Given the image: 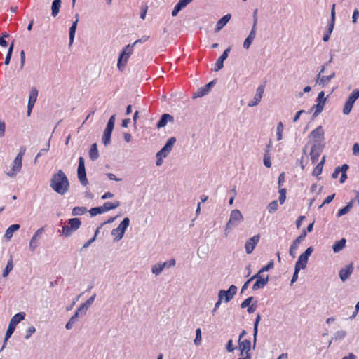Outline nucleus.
<instances>
[{
	"label": "nucleus",
	"instance_id": "nucleus-43",
	"mask_svg": "<svg viewBox=\"0 0 359 359\" xmlns=\"http://www.w3.org/2000/svg\"><path fill=\"white\" fill-rule=\"evenodd\" d=\"M103 212H104V210L102 206L92 208L89 210V213L91 217L96 216L97 215L102 214Z\"/></svg>",
	"mask_w": 359,
	"mask_h": 359
},
{
	"label": "nucleus",
	"instance_id": "nucleus-21",
	"mask_svg": "<svg viewBox=\"0 0 359 359\" xmlns=\"http://www.w3.org/2000/svg\"><path fill=\"white\" fill-rule=\"evenodd\" d=\"M309 137L314 140L315 143L314 144H318V139H323L324 138V130L321 126H319L316 129H314L311 133H310Z\"/></svg>",
	"mask_w": 359,
	"mask_h": 359
},
{
	"label": "nucleus",
	"instance_id": "nucleus-53",
	"mask_svg": "<svg viewBox=\"0 0 359 359\" xmlns=\"http://www.w3.org/2000/svg\"><path fill=\"white\" fill-rule=\"evenodd\" d=\"M274 262L273 260H271L266 266H263L261 269L259 270L261 273H264L269 271L273 267Z\"/></svg>",
	"mask_w": 359,
	"mask_h": 359
},
{
	"label": "nucleus",
	"instance_id": "nucleus-35",
	"mask_svg": "<svg viewBox=\"0 0 359 359\" xmlns=\"http://www.w3.org/2000/svg\"><path fill=\"white\" fill-rule=\"evenodd\" d=\"M353 203V201L352 200L345 207L340 209L337 212V217H340L346 215V213H348L350 211L351 208H352Z\"/></svg>",
	"mask_w": 359,
	"mask_h": 359
},
{
	"label": "nucleus",
	"instance_id": "nucleus-48",
	"mask_svg": "<svg viewBox=\"0 0 359 359\" xmlns=\"http://www.w3.org/2000/svg\"><path fill=\"white\" fill-rule=\"evenodd\" d=\"M50 138L49 139L46 147L44 149H42L40 150V151L37 154V155L35 157L34 161L36 162L37 159L43 154L45 152H48L50 149Z\"/></svg>",
	"mask_w": 359,
	"mask_h": 359
},
{
	"label": "nucleus",
	"instance_id": "nucleus-49",
	"mask_svg": "<svg viewBox=\"0 0 359 359\" xmlns=\"http://www.w3.org/2000/svg\"><path fill=\"white\" fill-rule=\"evenodd\" d=\"M116 120V114L112 115L108 121L107 128L114 130Z\"/></svg>",
	"mask_w": 359,
	"mask_h": 359
},
{
	"label": "nucleus",
	"instance_id": "nucleus-41",
	"mask_svg": "<svg viewBox=\"0 0 359 359\" xmlns=\"http://www.w3.org/2000/svg\"><path fill=\"white\" fill-rule=\"evenodd\" d=\"M13 268V260H12V258H11L8 261L6 266L5 267V269L3 271V273H2L3 277H6L9 274V273L12 271Z\"/></svg>",
	"mask_w": 359,
	"mask_h": 359
},
{
	"label": "nucleus",
	"instance_id": "nucleus-2",
	"mask_svg": "<svg viewBox=\"0 0 359 359\" xmlns=\"http://www.w3.org/2000/svg\"><path fill=\"white\" fill-rule=\"evenodd\" d=\"M243 220L244 218L241 212L237 209L233 210L224 229L225 236H227L233 229L238 227Z\"/></svg>",
	"mask_w": 359,
	"mask_h": 359
},
{
	"label": "nucleus",
	"instance_id": "nucleus-37",
	"mask_svg": "<svg viewBox=\"0 0 359 359\" xmlns=\"http://www.w3.org/2000/svg\"><path fill=\"white\" fill-rule=\"evenodd\" d=\"M334 76L335 72H332L329 76H323L322 78L320 79V86L322 87H325L330 81L331 79L334 78Z\"/></svg>",
	"mask_w": 359,
	"mask_h": 359
},
{
	"label": "nucleus",
	"instance_id": "nucleus-18",
	"mask_svg": "<svg viewBox=\"0 0 359 359\" xmlns=\"http://www.w3.org/2000/svg\"><path fill=\"white\" fill-rule=\"evenodd\" d=\"M43 231H44L43 227L39 229L34 233L32 238H31L29 247V250L32 252H34L36 250V249L37 248L38 244L36 243V241H37V239H39L40 238L41 235L43 233Z\"/></svg>",
	"mask_w": 359,
	"mask_h": 359
},
{
	"label": "nucleus",
	"instance_id": "nucleus-29",
	"mask_svg": "<svg viewBox=\"0 0 359 359\" xmlns=\"http://www.w3.org/2000/svg\"><path fill=\"white\" fill-rule=\"evenodd\" d=\"M120 204H121L120 201H115L114 202H106L104 203L102 207H103L104 212H107V211H109L111 210L116 209V208L120 206Z\"/></svg>",
	"mask_w": 359,
	"mask_h": 359
},
{
	"label": "nucleus",
	"instance_id": "nucleus-47",
	"mask_svg": "<svg viewBox=\"0 0 359 359\" xmlns=\"http://www.w3.org/2000/svg\"><path fill=\"white\" fill-rule=\"evenodd\" d=\"M264 164L266 168H271V156L270 154H269V151H265L264 156Z\"/></svg>",
	"mask_w": 359,
	"mask_h": 359
},
{
	"label": "nucleus",
	"instance_id": "nucleus-11",
	"mask_svg": "<svg viewBox=\"0 0 359 359\" xmlns=\"http://www.w3.org/2000/svg\"><path fill=\"white\" fill-rule=\"evenodd\" d=\"M313 252V247H309L304 253L300 255V256L298 258V260L297 261L295 265L299 266L302 268V269H304L306 267V264L308 262V259L309 256L311 255V253Z\"/></svg>",
	"mask_w": 359,
	"mask_h": 359
},
{
	"label": "nucleus",
	"instance_id": "nucleus-50",
	"mask_svg": "<svg viewBox=\"0 0 359 359\" xmlns=\"http://www.w3.org/2000/svg\"><path fill=\"white\" fill-rule=\"evenodd\" d=\"M346 335V333L344 330H339L335 332L334 335V339L335 340H341L343 339Z\"/></svg>",
	"mask_w": 359,
	"mask_h": 359
},
{
	"label": "nucleus",
	"instance_id": "nucleus-64",
	"mask_svg": "<svg viewBox=\"0 0 359 359\" xmlns=\"http://www.w3.org/2000/svg\"><path fill=\"white\" fill-rule=\"evenodd\" d=\"M335 194H333L332 195L328 196L325 201H323V204L320 205V208H322L325 204L330 203L334 198Z\"/></svg>",
	"mask_w": 359,
	"mask_h": 359
},
{
	"label": "nucleus",
	"instance_id": "nucleus-57",
	"mask_svg": "<svg viewBox=\"0 0 359 359\" xmlns=\"http://www.w3.org/2000/svg\"><path fill=\"white\" fill-rule=\"evenodd\" d=\"M253 297H250L247 299H245L241 304V307L242 309L248 307L250 305L251 302L253 300Z\"/></svg>",
	"mask_w": 359,
	"mask_h": 359
},
{
	"label": "nucleus",
	"instance_id": "nucleus-44",
	"mask_svg": "<svg viewBox=\"0 0 359 359\" xmlns=\"http://www.w3.org/2000/svg\"><path fill=\"white\" fill-rule=\"evenodd\" d=\"M278 204L277 201H273L267 205V210L271 214L275 212L278 210Z\"/></svg>",
	"mask_w": 359,
	"mask_h": 359
},
{
	"label": "nucleus",
	"instance_id": "nucleus-27",
	"mask_svg": "<svg viewBox=\"0 0 359 359\" xmlns=\"http://www.w3.org/2000/svg\"><path fill=\"white\" fill-rule=\"evenodd\" d=\"M67 224L70 226V228L75 231L79 229L81 225V222L79 218H72L67 221Z\"/></svg>",
	"mask_w": 359,
	"mask_h": 359
},
{
	"label": "nucleus",
	"instance_id": "nucleus-34",
	"mask_svg": "<svg viewBox=\"0 0 359 359\" xmlns=\"http://www.w3.org/2000/svg\"><path fill=\"white\" fill-rule=\"evenodd\" d=\"M324 106L325 104L318 102L317 104H315L311 107V111L315 109V111L312 116L313 118L317 117L323 111Z\"/></svg>",
	"mask_w": 359,
	"mask_h": 359
},
{
	"label": "nucleus",
	"instance_id": "nucleus-4",
	"mask_svg": "<svg viewBox=\"0 0 359 359\" xmlns=\"http://www.w3.org/2000/svg\"><path fill=\"white\" fill-rule=\"evenodd\" d=\"M134 46H135V45L133 43H132V44H128L126 47H124V48L120 53V55L118 59L117 66H118V69L121 70V67H124L126 65V63L128 62V59L132 55V53L133 52Z\"/></svg>",
	"mask_w": 359,
	"mask_h": 359
},
{
	"label": "nucleus",
	"instance_id": "nucleus-42",
	"mask_svg": "<svg viewBox=\"0 0 359 359\" xmlns=\"http://www.w3.org/2000/svg\"><path fill=\"white\" fill-rule=\"evenodd\" d=\"M38 96V90L36 88H32L29 96V102H33L35 104L36 99Z\"/></svg>",
	"mask_w": 359,
	"mask_h": 359
},
{
	"label": "nucleus",
	"instance_id": "nucleus-6",
	"mask_svg": "<svg viewBox=\"0 0 359 359\" xmlns=\"http://www.w3.org/2000/svg\"><path fill=\"white\" fill-rule=\"evenodd\" d=\"M129 224L130 219L125 217L117 228L112 229L111 235L115 236L114 241H119L123 238Z\"/></svg>",
	"mask_w": 359,
	"mask_h": 359
},
{
	"label": "nucleus",
	"instance_id": "nucleus-10",
	"mask_svg": "<svg viewBox=\"0 0 359 359\" xmlns=\"http://www.w3.org/2000/svg\"><path fill=\"white\" fill-rule=\"evenodd\" d=\"M335 23V4L332 6L331 13H330V21L327 27L325 33L323 35V40L325 42L329 41L330 34H332Z\"/></svg>",
	"mask_w": 359,
	"mask_h": 359
},
{
	"label": "nucleus",
	"instance_id": "nucleus-17",
	"mask_svg": "<svg viewBox=\"0 0 359 359\" xmlns=\"http://www.w3.org/2000/svg\"><path fill=\"white\" fill-rule=\"evenodd\" d=\"M231 46L228 47L224 53L221 55V56L217 60L215 63V67L214 69L215 72H217L223 68L224 67V61L228 57L229 53L231 51Z\"/></svg>",
	"mask_w": 359,
	"mask_h": 359
},
{
	"label": "nucleus",
	"instance_id": "nucleus-12",
	"mask_svg": "<svg viewBox=\"0 0 359 359\" xmlns=\"http://www.w3.org/2000/svg\"><path fill=\"white\" fill-rule=\"evenodd\" d=\"M215 83L216 81L213 80L205 85L203 87L198 88L197 91L193 94V98L202 97L206 95L210 92V89L215 85Z\"/></svg>",
	"mask_w": 359,
	"mask_h": 359
},
{
	"label": "nucleus",
	"instance_id": "nucleus-3",
	"mask_svg": "<svg viewBox=\"0 0 359 359\" xmlns=\"http://www.w3.org/2000/svg\"><path fill=\"white\" fill-rule=\"evenodd\" d=\"M25 317V313L24 312L18 313L15 316H13V318H11V320L9 323L8 327L6 330V332L5 334V338H4V345L1 348V349H3L5 347L7 340L11 337V335L14 332L16 325L20 322H21L22 320H24Z\"/></svg>",
	"mask_w": 359,
	"mask_h": 359
},
{
	"label": "nucleus",
	"instance_id": "nucleus-32",
	"mask_svg": "<svg viewBox=\"0 0 359 359\" xmlns=\"http://www.w3.org/2000/svg\"><path fill=\"white\" fill-rule=\"evenodd\" d=\"M239 348L241 351H245V354L248 353L251 348V341L248 339H244L243 341H238Z\"/></svg>",
	"mask_w": 359,
	"mask_h": 359
},
{
	"label": "nucleus",
	"instance_id": "nucleus-15",
	"mask_svg": "<svg viewBox=\"0 0 359 359\" xmlns=\"http://www.w3.org/2000/svg\"><path fill=\"white\" fill-rule=\"evenodd\" d=\"M264 84H262L259 86H258V88L256 90V94L253 98V100L248 102V107H252L257 106L260 102L264 94Z\"/></svg>",
	"mask_w": 359,
	"mask_h": 359
},
{
	"label": "nucleus",
	"instance_id": "nucleus-13",
	"mask_svg": "<svg viewBox=\"0 0 359 359\" xmlns=\"http://www.w3.org/2000/svg\"><path fill=\"white\" fill-rule=\"evenodd\" d=\"M306 236V231L303 230L299 236H298L292 243L290 248L289 253L290 255L294 258L296 257L295 251L298 248V245L304 240Z\"/></svg>",
	"mask_w": 359,
	"mask_h": 359
},
{
	"label": "nucleus",
	"instance_id": "nucleus-19",
	"mask_svg": "<svg viewBox=\"0 0 359 359\" xmlns=\"http://www.w3.org/2000/svg\"><path fill=\"white\" fill-rule=\"evenodd\" d=\"M353 271V264H350L346 267L342 268L339 273V276L342 282H345L351 275Z\"/></svg>",
	"mask_w": 359,
	"mask_h": 359
},
{
	"label": "nucleus",
	"instance_id": "nucleus-16",
	"mask_svg": "<svg viewBox=\"0 0 359 359\" xmlns=\"http://www.w3.org/2000/svg\"><path fill=\"white\" fill-rule=\"evenodd\" d=\"M323 146L320 144H313L311 147V150L310 152L311 160L312 163H316L318 161V158L322 152Z\"/></svg>",
	"mask_w": 359,
	"mask_h": 359
},
{
	"label": "nucleus",
	"instance_id": "nucleus-60",
	"mask_svg": "<svg viewBox=\"0 0 359 359\" xmlns=\"http://www.w3.org/2000/svg\"><path fill=\"white\" fill-rule=\"evenodd\" d=\"M35 331H36V329H35V327H34V326H31V327H29L27 330V331H26V335H25V339H29V338L31 337V335H32L33 333H34V332H35Z\"/></svg>",
	"mask_w": 359,
	"mask_h": 359
},
{
	"label": "nucleus",
	"instance_id": "nucleus-8",
	"mask_svg": "<svg viewBox=\"0 0 359 359\" xmlns=\"http://www.w3.org/2000/svg\"><path fill=\"white\" fill-rule=\"evenodd\" d=\"M238 288L236 285H231L227 290H221L218 292V297L226 303L230 302L236 294Z\"/></svg>",
	"mask_w": 359,
	"mask_h": 359
},
{
	"label": "nucleus",
	"instance_id": "nucleus-56",
	"mask_svg": "<svg viewBox=\"0 0 359 359\" xmlns=\"http://www.w3.org/2000/svg\"><path fill=\"white\" fill-rule=\"evenodd\" d=\"M161 263H162V266H163V269H165V268H170V267L174 266L175 265L176 262H175V259H171L169 261L161 262Z\"/></svg>",
	"mask_w": 359,
	"mask_h": 359
},
{
	"label": "nucleus",
	"instance_id": "nucleus-7",
	"mask_svg": "<svg viewBox=\"0 0 359 359\" xmlns=\"http://www.w3.org/2000/svg\"><path fill=\"white\" fill-rule=\"evenodd\" d=\"M359 98V90L355 89L353 90L351 95L348 96L347 100L343 108V113L345 115H348L351 111L353 106L357 99Z\"/></svg>",
	"mask_w": 359,
	"mask_h": 359
},
{
	"label": "nucleus",
	"instance_id": "nucleus-36",
	"mask_svg": "<svg viewBox=\"0 0 359 359\" xmlns=\"http://www.w3.org/2000/svg\"><path fill=\"white\" fill-rule=\"evenodd\" d=\"M86 212L87 208L86 207L76 206L72 209V214L74 216H79L85 214Z\"/></svg>",
	"mask_w": 359,
	"mask_h": 359
},
{
	"label": "nucleus",
	"instance_id": "nucleus-1",
	"mask_svg": "<svg viewBox=\"0 0 359 359\" xmlns=\"http://www.w3.org/2000/svg\"><path fill=\"white\" fill-rule=\"evenodd\" d=\"M50 187L57 194L64 195L69 188V182L62 170L52 175L50 180Z\"/></svg>",
	"mask_w": 359,
	"mask_h": 359
},
{
	"label": "nucleus",
	"instance_id": "nucleus-45",
	"mask_svg": "<svg viewBox=\"0 0 359 359\" xmlns=\"http://www.w3.org/2000/svg\"><path fill=\"white\" fill-rule=\"evenodd\" d=\"M283 124L282 122H279L277 125V129H276V136H277V140L280 141L283 138Z\"/></svg>",
	"mask_w": 359,
	"mask_h": 359
},
{
	"label": "nucleus",
	"instance_id": "nucleus-33",
	"mask_svg": "<svg viewBox=\"0 0 359 359\" xmlns=\"http://www.w3.org/2000/svg\"><path fill=\"white\" fill-rule=\"evenodd\" d=\"M61 6V0H53L52 3L51 10H52V15L55 17L57 15L60 8Z\"/></svg>",
	"mask_w": 359,
	"mask_h": 359
},
{
	"label": "nucleus",
	"instance_id": "nucleus-31",
	"mask_svg": "<svg viewBox=\"0 0 359 359\" xmlns=\"http://www.w3.org/2000/svg\"><path fill=\"white\" fill-rule=\"evenodd\" d=\"M112 132L113 130L105 128L102 136V142L105 146L110 144Z\"/></svg>",
	"mask_w": 359,
	"mask_h": 359
},
{
	"label": "nucleus",
	"instance_id": "nucleus-5",
	"mask_svg": "<svg viewBox=\"0 0 359 359\" xmlns=\"http://www.w3.org/2000/svg\"><path fill=\"white\" fill-rule=\"evenodd\" d=\"M250 279L252 281L253 280H256L252 287L254 291H256L259 289H263L267 285L269 282V276H264L262 273L258 271L255 275L252 276Z\"/></svg>",
	"mask_w": 359,
	"mask_h": 359
},
{
	"label": "nucleus",
	"instance_id": "nucleus-40",
	"mask_svg": "<svg viewBox=\"0 0 359 359\" xmlns=\"http://www.w3.org/2000/svg\"><path fill=\"white\" fill-rule=\"evenodd\" d=\"M163 267L162 266V263L161 262H159V263H157L155 265H154L151 268V272L155 275V276H158L161 274V273L163 271Z\"/></svg>",
	"mask_w": 359,
	"mask_h": 359
},
{
	"label": "nucleus",
	"instance_id": "nucleus-55",
	"mask_svg": "<svg viewBox=\"0 0 359 359\" xmlns=\"http://www.w3.org/2000/svg\"><path fill=\"white\" fill-rule=\"evenodd\" d=\"M171 151L164 147L156 154V156H161L165 158Z\"/></svg>",
	"mask_w": 359,
	"mask_h": 359
},
{
	"label": "nucleus",
	"instance_id": "nucleus-9",
	"mask_svg": "<svg viewBox=\"0 0 359 359\" xmlns=\"http://www.w3.org/2000/svg\"><path fill=\"white\" fill-rule=\"evenodd\" d=\"M77 175L79 180L83 186H86L88 184V181L86 177L84 158L83 157H79V158Z\"/></svg>",
	"mask_w": 359,
	"mask_h": 359
},
{
	"label": "nucleus",
	"instance_id": "nucleus-23",
	"mask_svg": "<svg viewBox=\"0 0 359 359\" xmlns=\"http://www.w3.org/2000/svg\"><path fill=\"white\" fill-rule=\"evenodd\" d=\"M231 18V14H226L224 15L221 19L218 20L215 29V32H219L230 20Z\"/></svg>",
	"mask_w": 359,
	"mask_h": 359
},
{
	"label": "nucleus",
	"instance_id": "nucleus-59",
	"mask_svg": "<svg viewBox=\"0 0 359 359\" xmlns=\"http://www.w3.org/2000/svg\"><path fill=\"white\" fill-rule=\"evenodd\" d=\"M254 39L247 36L243 42V48L246 50L249 49Z\"/></svg>",
	"mask_w": 359,
	"mask_h": 359
},
{
	"label": "nucleus",
	"instance_id": "nucleus-51",
	"mask_svg": "<svg viewBox=\"0 0 359 359\" xmlns=\"http://www.w3.org/2000/svg\"><path fill=\"white\" fill-rule=\"evenodd\" d=\"M201 342V330L200 328L196 329V338L194 339V344L198 346Z\"/></svg>",
	"mask_w": 359,
	"mask_h": 359
},
{
	"label": "nucleus",
	"instance_id": "nucleus-62",
	"mask_svg": "<svg viewBox=\"0 0 359 359\" xmlns=\"http://www.w3.org/2000/svg\"><path fill=\"white\" fill-rule=\"evenodd\" d=\"M226 349L228 352H232L235 348L233 344V340L229 339L227 342V344L226 346Z\"/></svg>",
	"mask_w": 359,
	"mask_h": 359
},
{
	"label": "nucleus",
	"instance_id": "nucleus-38",
	"mask_svg": "<svg viewBox=\"0 0 359 359\" xmlns=\"http://www.w3.org/2000/svg\"><path fill=\"white\" fill-rule=\"evenodd\" d=\"M86 314V312H82L80 310V306L76 309L74 314L70 318V320L74 323V324L77 322L78 318L79 317H83Z\"/></svg>",
	"mask_w": 359,
	"mask_h": 359
},
{
	"label": "nucleus",
	"instance_id": "nucleus-61",
	"mask_svg": "<svg viewBox=\"0 0 359 359\" xmlns=\"http://www.w3.org/2000/svg\"><path fill=\"white\" fill-rule=\"evenodd\" d=\"M183 8L177 3L172 11V15L176 16Z\"/></svg>",
	"mask_w": 359,
	"mask_h": 359
},
{
	"label": "nucleus",
	"instance_id": "nucleus-39",
	"mask_svg": "<svg viewBox=\"0 0 359 359\" xmlns=\"http://www.w3.org/2000/svg\"><path fill=\"white\" fill-rule=\"evenodd\" d=\"M74 231H75L72 230L70 228V226L67 224V225H65V226H62V231H61V235L64 236L65 237H69L70 236H72V234Z\"/></svg>",
	"mask_w": 359,
	"mask_h": 359
},
{
	"label": "nucleus",
	"instance_id": "nucleus-52",
	"mask_svg": "<svg viewBox=\"0 0 359 359\" xmlns=\"http://www.w3.org/2000/svg\"><path fill=\"white\" fill-rule=\"evenodd\" d=\"M300 269H302L301 267L295 265V266H294V272L293 273V276H292V280H291V285L293 284L294 282H296L297 280L298 279V273H299Z\"/></svg>",
	"mask_w": 359,
	"mask_h": 359
},
{
	"label": "nucleus",
	"instance_id": "nucleus-14",
	"mask_svg": "<svg viewBox=\"0 0 359 359\" xmlns=\"http://www.w3.org/2000/svg\"><path fill=\"white\" fill-rule=\"evenodd\" d=\"M260 238L259 234L255 235L250 238L245 244V250L247 254H250L253 252L256 245L259 243Z\"/></svg>",
	"mask_w": 359,
	"mask_h": 359
},
{
	"label": "nucleus",
	"instance_id": "nucleus-46",
	"mask_svg": "<svg viewBox=\"0 0 359 359\" xmlns=\"http://www.w3.org/2000/svg\"><path fill=\"white\" fill-rule=\"evenodd\" d=\"M176 141L177 140L175 137H171L167 140L165 144L163 147L172 151Z\"/></svg>",
	"mask_w": 359,
	"mask_h": 359
},
{
	"label": "nucleus",
	"instance_id": "nucleus-22",
	"mask_svg": "<svg viewBox=\"0 0 359 359\" xmlns=\"http://www.w3.org/2000/svg\"><path fill=\"white\" fill-rule=\"evenodd\" d=\"M174 121V117L168 114H163L161 116L160 120L156 124V127L158 128H163L166 126L168 122H173Z\"/></svg>",
	"mask_w": 359,
	"mask_h": 359
},
{
	"label": "nucleus",
	"instance_id": "nucleus-63",
	"mask_svg": "<svg viewBox=\"0 0 359 359\" xmlns=\"http://www.w3.org/2000/svg\"><path fill=\"white\" fill-rule=\"evenodd\" d=\"M149 36H146V35H144L142 36L140 39L136 40L133 44L135 46L138 43H144L146 42L148 39H149Z\"/></svg>",
	"mask_w": 359,
	"mask_h": 359
},
{
	"label": "nucleus",
	"instance_id": "nucleus-26",
	"mask_svg": "<svg viewBox=\"0 0 359 359\" xmlns=\"http://www.w3.org/2000/svg\"><path fill=\"white\" fill-rule=\"evenodd\" d=\"M96 297V294L92 295L88 300H86L84 303L80 305V310L82 312H87L88 308L92 305Z\"/></svg>",
	"mask_w": 359,
	"mask_h": 359
},
{
	"label": "nucleus",
	"instance_id": "nucleus-54",
	"mask_svg": "<svg viewBox=\"0 0 359 359\" xmlns=\"http://www.w3.org/2000/svg\"><path fill=\"white\" fill-rule=\"evenodd\" d=\"M323 166L322 165V163H318V165L316 166V168L313 170V172H312L313 175L318 176L319 175H320L322 172V170H323Z\"/></svg>",
	"mask_w": 359,
	"mask_h": 359
},
{
	"label": "nucleus",
	"instance_id": "nucleus-30",
	"mask_svg": "<svg viewBox=\"0 0 359 359\" xmlns=\"http://www.w3.org/2000/svg\"><path fill=\"white\" fill-rule=\"evenodd\" d=\"M89 157L92 161H95L98 158L99 153L96 143H94L91 145L89 151Z\"/></svg>",
	"mask_w": 359,
	"mask_h": 359
},
{
	"label": "nucleus",
	"instance_id": "nucleus-24",
	"mask_svg": "<svg viewBox=\"0 0 359 359\" xmlns=\"http://www.w3.org/2000/svg\"><path fill=\"white\" fill-rule=\"evenodd\" d=\"M20 227V226L18 224L11 225L6 231L4 238L6 240H10L12 238L13 233L18 231Z\"/></svg>",
	"mask_w": 359,
	"mask_h": 359
},
{
	"label": "nucleus",
	"instance_id": "nucleus-20",
	"mask_svg": "<svg viewBox=\"0 0 359 359\" xmlns=\"http://www.w3.org/2000/svg\"><path fill=\"white\" fill-rule=\"evenodd\" d=\"M25 151V149H23V150L20 151V153L17 155L13 161V165L12 168V170L13 172H19L22 168V156Z\"/></svg>",
	"mask_w": 359,
	"mask_h": 359
},
{
	"label": "nucleus",
	"instance_id": "nucleus-28",
	"mask_svg": "<svg viewBox=\"0 0 359 359\" xmlns=\"http://www.w3.org/2000/svg\"><path fill=\"white\" fill-rule=\"evenodd\" d=\"M346 243V240L345 238H341L340 241L335 242L332 245L334 252L337 253L340 252L345 247Z\"/></svg>",
	"mask_w": 359,
	"mask_h": 359
},
{
	"label": "nucleus",
	"instance_id": "nucleus-58",
	"mask_svg": "<svg viewBox=\"0 0 359 359\" xmlns=\"http://www.w3.org/2000/svg\"><path fill=\"white\" fill-rule=\"evenodd\" d=\"M324 95H325L324 92L320 91L318 95L317 102H320L323 104H325V102H326V98L324 97Z\"/></svg>",
	"mask_w": 359,
	"mask_h": 359
},
{
	"label": "nucleus",
	"instance_id": "nucleus-25",
	"mask_svg": "<svg viewBox=\"0 0 359 359\" xmlns=\"http://www.w3.org/2000/svg\"><path fill=\"white\" fill-rule=\"evenodd\" d=\"M76 20L73 22L72 26L69 28V45H72V43L74 41L76 27H77V23L79 21L78 19V15H76Z\"/></svg>",
	"mask_w": 359,
	"mask_h": 359
}]
</instances>
